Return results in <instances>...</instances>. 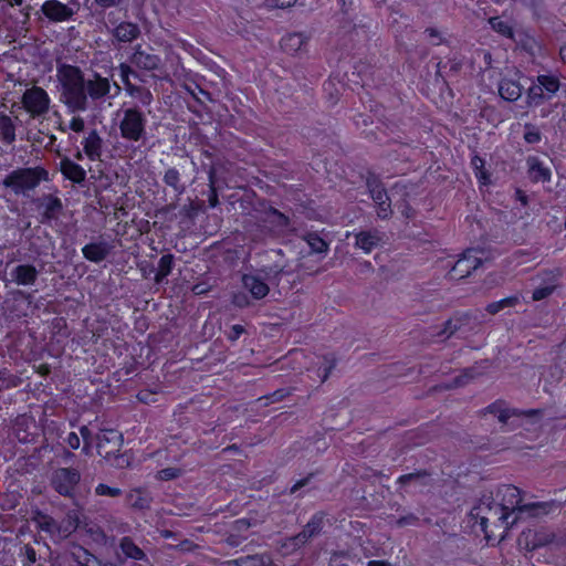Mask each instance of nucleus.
Returning <instances> with one entry per match:
<instances>
[{
    "mask_svg": "<svg viewBox=\"0 0 566 566\" xmlns=\"http://www.w3.org/2000/svg\"><path fill=\"white\" fill-rule=\"evenodd\" d=\"M496 504L503 507V512L510 513V522L513 525L525 517H538L549 513L548 503L522 504L521 492L514 485H502L496 492Z\"/></svg>",
    "mask_w": 566,
    "mask_h": 566,
    "instance_id": "f257e3e1",
    "label": "nucleus"
},
{
    "mask_svg": "<svg viewBox=\"0 0 566 566\" xmlns=\"http://www.w3.org/2000/svg\"><path fill=\"white\" fill-rule=\"evenodd\" d=\"M470 520L473 526L479 525L480 531L484 533L488 541L495 536L493 528H502L504 533L512 525L510 513L503 512V507H500L491 496H484L471 510Z\"/></svg>",
    "mask_w": 566,
    "mask_h": 566,
    "instance_id": "f03ea898",
    "label": "nucleus"
},
{
    "mask_svg": "<svg viewBox=\"0 0 566 566\" xmlns=\"http://www.w3.org/2000/svg\"><path fill=\"white\" fill-rule=\"evenodd\" d=\"M56 76L61 85L62 101L73 111H85L87 107L86 78L81 70L72 65H62L57 69Z\"/></svg>",
    "mask_w": 566,
    "mask_h": 566,
    "instance_id": "7ed1b4c3",
    "label": "nucleus"
},
{
    "mask_svg": "<svg viewBox=\"0 0 566 566\" xmlns=\"http://www.w3.org/2000/svg\"><path fill=\"white\" fill-rule=\"evenodd\" d=\"M46 179L48 171L42 167L20 168L11 171L2 180V185L10 188L15 195H25Z\"/></svg>",
    "mask_w": 566,
    "mask_h": 566,
    "instance_id": "20e7f679",
    "label": "nucleus"
},
{
    "mask_svg": "<svg viewBox=\"0 0 566 566\" xmlns=\"http://www.w3.org/2000/svg\"><path fill=\"white\" fill-rule=\"evenodd\" d=\"M147 118L137 108L124 109L118 122L122 138L130 143H138L146 136Z\"/></svg>",
    "mask_w": 566,
    "mask_h": 566,
    "instance_id": "39448f33",
    "label": "nucleus"
},
{
    "mask_svg": "<svg viewBox=\"0 0 566 566\" xmlns=\"http://www.w3.org/2000/svg\"><path fill=\"white\" fill-rule=\"evenodd\" d=\"M23 109L33 118L44 116L51 105L48 92L40 86L27 88L21 97Z\"/></svg>",
    "mask_w": 566,
    "mask_h": 566,
    "instance_id": "423d86ee",
    "label": "nucleus"
},
{
    "mask_svg": "<svg viewBox=\"0 0 566 566\" xmlns=\"http://www.w3.org/2000/svg\"><path fill=\"white\" fill-rule=\"evenodd\" d=\"M480 254L482 252L476 249H468L451 269V277L463 279L476 270L483 262V258Z\"/></svg>",
    "mask_w": 566,
    "mask_h": 566,
    "instance_id": "0eeeda50",
    "label": "nucleus"
},
{
    "mask_svg": "<svg viewBox=\"0 0 566 566\" xmlns=\"http://www.w3.org/2000/svg\"><path fill=\"white\" fill-rule=\"evenodd\" d=\"M269 274L264 272L243 274L241 279L242 287L249 292L253 300L264 298L269 292Z\"/></svg>",
    "mask_w": 566,
    "mask_h": 566,
    "instance_id": "6e6552de",
    "label": "nucleus"
},
{
    "mask_svg": "<svg viewBox=\"0 0 566 566\" xmlns=\"http://www.w3.org/2000/svg\"><path fill=\"white\" fill-rule=\"evenodd\" d=\"M51 481L56 492L69 496L80 481V473L74 469L61 468L53 472Z\"/></svg>",
    "mask_w": 566,
    "mask_h": 566,
    "instance_id": "1a4fd4ad",
    "label": "nucleus"
},
{
    "mask_svg": "<svg viewBox=\"0 0 566 566\" xmlns=\"http://www.w3.org/2000/svg\"><path fill=\"white\" fill-rule=\"evenodd\" d=\"M42 12L50 21L64 22L70 20L76 10L59 0H48L42 4Z\"/></svg>",
    "mask_w": 566,
    "mask_h": 566,
    "instance_id": "9d476101",
    "label": "nucleus"
},
{
    "mask_svg": "<svg viewBox=\"0 0 566 566\" xmlns=\"http://www.w3.org/2000/svg\"><path fill=\"white\" fill-rule=\"evenodd\" d=\"M310 35L305 32L287 33L281 39L282 50L290 55H297L306 52Z\"/></svg>",
    "mask_w": 566,
    "mask_h": 566,
    "instance_id": "9b49d317",
    "label": "nucleus"
},
{
    "mask_svg": "<svg viewBox=\"0 0 566 566\" xmlns=\"http://www.w3.org/2000/svg\"><path fill=\"white\" fill-rule=\"evenodd\" d=\"M132 73L129 66L122 64L120 65V76L126 86L127 93L136 98L143 106H148L153 102V95L149 90L135 86L128 82V75Z\"/></svg>",
    "mask_w": 566,
    "mask_h": 566,
    "instance_id": "f8f14e48",
    "label": "nucleus"
},
{
    "mask_svg": "<svg viewBox=\"0 0 566 566\" xmlns=\"http://www.w3.org/2000/svg\"><path fill=\"white\" fill-rule=\"evenodd\" d=\"M111 84L106 77H102L99 74L94 73L92 77L86 78L85 82V94L93 99L104 97L109 93Z\"/></svg>",
    "mask_w": 566,
    "mask_h": 566,
    "instance_id": "ddd939ff",
    "label": "nucleus"
},
{
    "mask_svg": "<svg viewBox=\"0 0 566 566\" xmlns=\"http://www.w3.org/2000/svg\"><path fill=\"white\" fill-rule=\"evenodd\" d=\"M38 270L31 264H21L11 271L12 281L18 285H33L38 277Z\"/></svg>",
    "mask_w": 566,
    "mask_h": 566,
    "instance_id": "4468645a",
    "label": "nucleus"
},
{
    "mask_svg": "<svg viewBox=\"0 0 566 566\" xmlns=\"http://www.w3.org/2000/svg\"><path fill=\"white\" fill-rule=\"evenodd\" d=\"M323 523V516L322 515H314L311 521L306 524L303 532H301L295 537L291 538L293 546H301L305 544L312 536L317 534L322 528Z\"/></svg>",
    "mask_w": 566,
    "mask_h": 566,
    "instance_id": "2eb2a0df",
    "label": "nucleus"
},
{
    "mask_svg": "<svg viewBox=\"0 0 566 566\" xmlns=\"http://www.w3.org/2000/svg\"><path fill=\"white\" fill-rule=\"evenodd\" d=\"M382 240L379 231H361L356 234L355 247L363 250L365 253H370Z\"/></svg>",
    "mask_w": 566,
    "mask_h": 566,
    "instance_id": "dca6fc26",
    "label": "nucleus"
},
{
    "mask_svg": "<svg viewBox=\"0 0 566 566\" xmlns=\"http://www.w3.org/2000/svg\"><path fill=\"white\" fill-rule=\"evenodd\" d=\"M83 150L91 160H98L102 155L103 140L96 130H92L82 142Z\"/></svg>",
    "mask_w": 566,
    "mask_h": 566,
    "instance_id": "f3484780",
    "label": "nucleus"
},
{
    "mask_svg": "<svg viewBox=\"0 0 566 566\" xmlns=\"http://www.w3.org/2000/svg\"><path fill=\"white\" fill-rule=\"evenodd\" d=\"M61 171L65 178L70 179L73 182L81 184L85 180L86 171L78 164L72 161L69 158H64L60 163Z\"/></svg>",
    "mask_w": 566,
    "mask_h": 566,
    "instance_id": "a211bd4d",
    "label": "nucleus"
},
{
    "mask_svg": "<svg viewBox=\"0 0 566 566\" xmlns=\"http://www.w3.org/2000/svg\"><path fill=\"white\" fill-rule=\"evenodd\" d=\"M112 443L113 449L106 451V454L117 451L122 444V434L116 430H103L97 436V450L102 454L103 449L106 444Z\"/></svg>",
    "mask_w": 566,
    "mask_h": 566,
    "instance_id": "6ab92c4d",
    "label": "nucleus"
},
{
    "mask_svg": "<svg viewBox=\"0 0 566 566\" xmlns=\"http://www.w3.org/2000/svg\"><path fill=\"white\" fill-rule=\"evenodd\" d=\"M499 94L505 101H516L522 95V86L518 82L503 78L499 85Z\"/></svg>",
    "mask_w": 566,
    "mask_h": 566,
    "instance_id": "aec40b11",
    "label": "nucleus"
},
{
    "mask_svg": "<svg viewBox=\"0 0 566 566\" xmlns=\"http://www.w3.org/2000/svg\"><path fill=\"white\" fill-rule=\"evenodd\" d=\"M527 165H528L530 176H531V178L534 181H536V182H538V181L545 182V181H548L551 179V170H549V168L544 166L543 163L539 161L538 158H536V157L528 158Z\"/></svg>",
    "mask_w": 566,
    "mask_h": 566,
    "instance_id": "412c9836",
    "label": "nucleus"
},
{
    "mask_svg": "<svg viewBox=\"0 0 566 566\" xmlns=\"http://www.w3.org/2000/svg\"><path fill=\"white\" fill-rule=\"evenodd\" d=\"M132 61L138 67L145 70H155L158 67L160 59L155 54H150L142 50H136V52L133 54Z\"/></svg>",
    "mask_w": 566,
    "mask_h": 566,
    "instance_id": "4be33fe9",
    "label": "nucleus"
},
{
    "mask_svg": "<svg viewBox=\"0 0 566 566\" xmlns=\"http://www.w3.org/2000/svg\"><path fill=\"white\" fill-rule=\"evenodd\" d=\"M139 34V29L130 22H123L114 30V36L120 42H130Z\"/></svg>",
    "mask_w": 566,
    "mask_h": 566,
    "instance_id": "5701e85b",
    "label": "nucleus"
},
{
    "mask_svg": "<svg viewBox=\"0 0 566 566\" xmlns=\"http://www.w3.org/2000/svg\"><path fill=\"white\" fill-rule=\"evenodd\" d=\"M39 524L43 531H46V532L51 533L52 535H54L57 532L59 537L69 536V534H71V532L75 528V526L71 522H69L67 526L64 527L63 530H61L57 526L56 522L53 518L48 517V516H43L39 521Z\"/></svg>",
    "mask_w": 566,
    "mask_h": 566,
    "instance_id": "b1692460",
    "label": "nucleus"
},
{
    "mask_svg": "<svg viewBox=\"0 0 566 566\" xmlns=\"http://www.w3.org/2000/svg\"><path fill=\"white\" fill-rule=\"evenodd\" d=\"M82 252L87 260L93 262H101L107 256L108 250L103 243H91L86 244L82 249Z\"/></svg>",
    "mask_w": 566,
    "mask_h": 566,
    "instance_id": "393cba45",
    "label": "nucleus"
},
{
    "mask_svg": "<svg viewBox=\"0 0 566 566\" xmlns=\"http://www.w3.org/2000/svg\"><path fill=\"white\" fill-rule=\"evenodd\" d=\"M174 258L171 254H165L159 259L158 269L155 274V282L161 283L172 271Z\"/></svg>",
    "mask_w": 566,
    "mask_h": 566,
    "instance_id": "a878e982",
    "label": "nucleus"
},
{
    "mask_svg": "<svg viewBox=\"0 0 566 566\" xmlns=\"http://www.w3.org/2000/svg\"><path fill=\"white\" fill-rule=\"evenodd\" d=\"M0 136L7 144L15 140V126L7 115H0Z\"/></svg>",
    "mask_w": 566,
    "mask_h": 566,
    "instance_id": "bb28decb",
    "label": "nucleus"
},
{
    "mask_svg": "<svg viewBox=\"0 0 566 566\" xmlns=\"http://www.w3.org/2000/svg\"><path fill=\"white\" fill-rule=\"evenodd\" d=\"M488 413L493 415L499 422L507 423L511 418H518L514 410L504 408L501 403H494L488 408Z\"/></svg>",
    "mask_w": 566,
    "mask_h": 566,
    "instance_id": "cd10ccee",
    "label": "nucleus"
},
{
    "mask_svg": "<svg viewBox=\"0 0 566 566\" xmlns=\"http://www.w3.org/2000/svg\"><path fill=\"white\" fill-rule=\"evenodd\" d=\"M120 549L129 558H133V559H143L144 558V552L138 546H136L132 539H129L127 537L122 539Z\"/></svg>",
    "mask_w": 566,
    "mask_h": 566,
    "instance_id": "c85d7f7f",
    "label": "nucleus"
},
{
    "mask_svg": "<svg viewBox=\"0 0 566 566\" xmlns=\"http://www.w3.org/2000/svg\"><path fill=\"white\" fill-rule=\"evenodd\" d=\"M537 84L542 86L543 92L547 93V97H551L559 88V82L555 76L541 75L537 78Z\"/></svg>",
    "mask_w": 566,
    "mask_h": 566,
    "instance_id": "c756f323",
    "label": "nucleus"
},
{
    "mask_svg": "<svg viewBox=\"0 0 566 566\" xmlns=\"http://www.w3.org/2000/svg\"><path fill=\"white\" fill-rule=\"evenodd\" d=\"M490 24H491L492 29L494 31H496L497 33H500L506 38H512L513 31H512V27L509 23V21L502 20L501 18H491Z\"/></svg>",
    "mask_w": 566,
    "mask_h": 566,
    "instance_id": "7c9ffc66",
    "label": "nucleus"
},
{
    "mask_svg": "<svg viewBox=\"0 0 566 566\" xmlns=\"http://www.w3.org/2000/svg\"><path fill=\"white\" fill-rule=\"evenodd\" d=\"M370 196L377 206H384L389 202L388 196L384 188L378 184H368Z\"/></svg>",
    "mask_w": 566,
    "mask_h": 566,
    "instance_id": "2f4dec72",
    "label": "nucleus"
},
{
    "mask_svg": "<svg viewBox=\"0 0 566 566\" xmlns=\"http://www.w3.org/2000/svg\"><path fill=\"white\" fill-rule=\"evenodd\" d=\"M335 366V359L333 357L319 358V367L317 368V377L321 382L325 381Z\"/></svg>",
    "mask_w": 566,
    "mask_h": 566,
    "instance_id": "473e14b6",
    "label": "nucleus"
},
{
    "mask_svg": "<svg viewBox=\"0 0 566 566\" xmlns=\"http://www.w3.org/2000/svg\"><path fill=\"white\" fill-rule=\"evenodd\" d=\"M308 247L315 253H324L327 251V243L317 234L310 233L305 238Z\"/></svg>",
    "mask_w": 566,
    "mask_h": 566,
    "instance_id": "72a5a7b5",
    "label": "nucleus"
},
{
    "mask_svg": "<svg viewBox=\"0 0 566 566\" xmlns=\"http://www.w3.org/2000/svg\"><path fill=\"white\" fill-rule=\"evenodd\" d=\"M472 166L474 168L475 177L480 181L481 185L489 184V176L484 169V161L480 157L475 156L472 158Z\"/></svg>",
    "mask_w": 566,
    "mask_h": 566,
    "instance_id": "f704fd0d",
    "label": "nucleus"
},
{
    "mask_svg": "<svg viewBox=\"0 0 566 566\" xmlns=\"http://www.w3.org/2000/svg\"><path fill=\"white\" fill-rule=\"evenodd\" d=\"M530 105H539L543 99L548 98L547 95L544 94L542 86L535 84L530 87L527 94Z\"/></svg>",
    "mask_w": 566,
    "mask_h": 566,
    "instance_id": "c9c22d12",
    "label": "nucleus"
},
{
    "mask_svg": "<svg viewBox=\"0 0 566 566\" xmlns=\"http://www.w3.org/2000/svg\"><path fill=\"white\" fill-rule=\"evenodd\" d=\"M62 208L61 200L54 197H48L44 205V216L46 218H53L56 212Z\"/></svg>",
    "mask_w": 566,
    "mask_h": 566,
    "instance_id": "e433bc0d",
    "label": "nucleus"
},
{
    "mask_svg": "<svg viewBox=\"0 0 566 566\" xmlns=\"http://www.w3.org/2000/svg\"><path fill=\"white\" fill-rule=\"evenodd\" d=\"M426 33L429 38V41L433 45H439L447 40V31L438 29V28H428Z\"/></svg>",
    "mask_w": 566,
    "mask_h": 566,
    "instance_id": "4c0bfd02",
    "label": "nucleus"
},
{
    "mask_svg": "<svg viewBox=\"0 0 566 566\" xmlns=\"http://www.w3.org/2000/svg\"><path fill=\"white\" fill-rule=\"evenodd\" d=\"M532 260V256L528 252L526 251H523V250H518L516 252H514L509 259H507V263L509 265H514V266H517V265H521V264H524L528 261Z\"/></svg>",
    "mask_w": 566,
    "mask_h": 566,
    "instance_id": "58836bf2",
    "label": "nucleus"
},
{
    "mask_svg": "<svg viewBox=\"0 0 566 566\" xmlns=\"http://www.w3.org/2000/svg\"><path fill=\"white\" fill-rule=\"evenodd\" d=\"M555 290L554 284L544 285L534 290L532 298L533 301H541L548 297Z\"/></svg>",
    "mask_w": 566,
    "mask_h": 566,
    "instance_id": "ea45409f",
    "label": "nucleus"
},
{
    "mask_svg": "<svg viewBox=\"0 0 566 566\" xmlns=\"http://www.w3.org/2000/svg\"><path fill=\"white\" fill-rule=\"evenodd\" d=\"M179 180H180V177H179V172L178 170L171 168V169H168L166 172H165V176H164V181L170 186V187H174V188H177L178 184H179Z\"/></svg>",
    "mask_w": 566,
    "mask_h": 566,
    "instance_id": "a19ab883",
    "label": "nucleus"
},
{
    "mask_svg": "<svg viewBox=\"0 0 566 566\" xmlns=\"http://www.w3.org/2000/svg\"><path fill=\"white\" fill-rule=\"evenodd\" d=\"M97 495L102 496H117L120 494V490L117 488H111L106 484H98L95 489Z\"/></svg>",
    "mask_w": 566,
    "mask_h": 566,
    "instance_id": "79ce46f5",
    "label": "nucleus"
},
{
    "mask_svg": "<svg viewBox=\"0 0 566 566\" xmlns=\"http://www.w3.org/2000/svg\"><path fill=\"white\" fill-rule=\"evenodd\" d=\"M524 139L528 144H536L541 140V134L535 127L526 126Z\"/></svg>",
    "mask_w": 566,
    "mask_h": 566,
    "instance_id": "37998d69",
    "label": "nucleus"
},
{
    "mask_svg": "<svg viewBox=\"0 0 566 566\" xmlns=\"http://www.w3.org/2000/svg\"><path fill=\"white\" fill-rule=\"evenodd\" d=\"M269 221L277 223L280 227L287 226L289 219L276 210H271L268 216Z\"/></svg>",
    "mask_w": 566,
    "mask_h": 566,
    "instance_id": "c03bdc74",
    "label": "nucleus"
},
{
    "mask_svg": "<svg viewBox=\"0 0 566 566\" xmlns=\"http://www.w3.org/2000/svg\"><path fill=\"white\" fill-rule=\"evenodd\" d=\"M297 0H266L268 7L273 9H286L296 3Z\"/></svg>",
    "mask_w": 566,
    "mask_h": 566,
    "instance_id": "a18cd8bd",
    "label": "nucleus"
},
{
    "mask_svg": "<svg viewBox=\"0 0 566 566\" xmlns=\"http://www.w3.org/2000/svg\"><path fill=\"white\" fill-rule=\"evenodd\" d=\"M269 560V558L259 557V556H249L245 560H242V564L245 566H263Z\"/></svg>",
    "mask_w": 566,
    "mask_h": 566,
    "instance_id": "49530a36",
    "label": "nucleus"
},
{
    "mask_svg": "<svg viewBox=\"0 0 566 566\" xmlns=\"http://www.w3.org/2000/svg\"><path fill=\"white\" fill-rule=\"evenodd\" d=\"M233 303L239 307H245L250 305V300L244 293H235L232 298Z\"/></svg>",
    "mask_w": 566,
    "mask_h": 566,
    "instance_id": "de8ad7c7",
    "label": "nucleus"
},
{
    "mask_svg": "<svg viewBox=\"0 0 566 566\" xmlns=\"http://www.w3.org/2000/svg\"><path fill=\"white\" fill-rule=\"evenodd\" d=\"M422 476L418 473H410V474H406V475H401L399 479H398V482L401 483V484H406V483H415L417 484L420 479Z\"/></svg>",
    "mask_w": 566,
    "mask_h": 566,
    "instance_id": "09e8293b",
    "label": "nucleus"
},
{
    "mask_svg": "<svg viewBox=\"0 0 566 566\" xmlns=\"http://www.w3.org/2000/svg\"><path fill=\"white\" fill-rule=\"evenodd\" d=\"M69 127L73 132H76V133L82 132L84 129V120L81 117H73L70 120Z\"/></svg>",
    "mask_w": 566,
    "mask_h": 566,
    "instance_id": "8fccbe9b",
    "label": "nucleus"
},
{
    "mask_svg": "<svg viewBox=\"0 0 566 566\" xmlns=\"http://www.w3.org/2000/svg\"><path fill=\"white\" fill-rule=\"evenodd\" d=\"M390 213H391L390 202H386V205H384V206H378L377 216L379 218L386 219L390 216Z\"/></svg>",
    "mask_w": 566,
    "mask_h": 566,
    "instance_id": "3c124183",
    "label": "nucleus"
},
{
    "mask_svg": "<svg viewBox=\"0 0 566 566\" xmlns=\"http://www.w3.org/2000/svg\"><path fill=\"white\" fill-rule=\"evenodd\" d=\"M499 302L501 303L503 308L511 307V306H515L516 304L520 303V297L517 295L510 296V297L502 298Z\"/></svg>",
    "mask_w": 566,
    "mask_h": 566,
    "instance_id": "603ef678",
    "label": "nucleus"
},
{
    "mask_svg": "<svg viewBox=\"0 0 566 566\" xmlns=\"http://www.w3.org/2000/svg\"><path fill=\"white\" fill-rule=\"evenodd\" d=\"M66 442L72 449H77L80 447V438L75 432L69 433Z\"/></svg>",
    "mask_w": 566,
    "mask_h": 566,
    "instance_id": "864d4df0",
    "label": "nucleus"
},
{
    "mask_svg": "<svg viewBox=\"0 0 566 566\" xmlns=\"http://www.w3.org/2000/svg\"><path fill=\"white\" fill-rule=\"evenodd\" d=\"M242 333H243V327L241 325H233L231 328V332L229 334V338L231 340H235L241 336Z\"/></svg>",
    "mask_w": 566,
    "mask_h": 566,
    "instance_id": "5fc2aeb1",
    "label": "nucleus"
},
{
    "mask_svg": "<svg viewBox=\"0 0 566 566\" xmlns=\"http://www.w3.org/2000/svg\"><path fill=\"white\" fill-rule=\"evenodd\" d=\"M503 307L501 305V303L497 301V302H493L491 304H489L486 306V311L490 313V314H496L499 313L500 311H502Z\"/></svg>",
    "mask_w": 566,
    "mask_h": 566,
    "instance_id": "6e6d98bb",
    "label": "nucleus"
},
{
    "mask_svg": "<svg viewBox=\"0 0 566 566\" xmlns=\"http://www.w3.org/2000/svg\"><path fill=\"white\" fill-rule=\"evenodd\" d=\"M159 475L164 480H169L176 476V472L174 469H166L159 472Z\"/></svg>",
    "mask_w": 566,
    "mask_h": 566,
    "instance_id": "4d7b16f0",
    "label": "nucleus"
},
{
    "mask_svg": "<svg viewBox=\"0 0 566 566\" xmlns=\"http://www.w3.org/2000/svg\"><path fill=\"white\" fill-rule=\"evenodd\" d=\"M96 2L102 7H113L116 6L119 0H96Z\"/></svg>",
    "mask_w": 566,
    "mask_h": 566,
    "instance_id": "13d9d810",
    "label": "nucleus"
},
{
    "mask_svg": "<svg viewBox=\"0 0 566 566\" xmlns=\"http://www.w3.org/2000/svg\"><path fill=\"white\" fill-rule=\"evenodd\" d=\"M133 505L143 509L147 505V501L146 499L138 497V500L135 501Z\"/></svg>",
    "mask_w": 566,
    "mask_h": 566,
    "instance_id": "bf43d9fd",
    "label": "nucleus"
},
{
    "mask_svg": "<svg viewBox=\"0 0 566 566\" xmlns=\"http://www.w3.org/2000/svg\"><path fill=\"white\" fill-rule=\"evenodd\" d=\"M368 566H389V564L384 560H370Z\"/></svg>",
    "mask_w": 566,
    "mask_h": 566,
    "instance_id": "052dcab7",
    "label": "nucleus"
},
{
    "mask_svg": "<svg viewBox=\"0 0 566 566\" xmlns=\"http://www.w3.org/2000/svg\"><path fill=\"white\" fill-rule=\"evenodd\" d=\"M237 525L239 530H242L244 527H249L250 524L245 520H239L237 521Z\"/></svg>",
    "mask_w": 566,
    "mask_h": 566,
    "instance_id": "680f3d73",
    "label": "nucleus"
},
{
    "mask_svg": "<svg viewBox=\"0 0 566 566\" xmlns=\"http://www.w3.org/2000/svg\"><path fill=\"white\" fill-rule=\"evenodd\" d=\"M560 59L564 63H566V45H563L559 50Z\"/></svg>",
    "mask_w": 566,
    "mask_h": 566,
    "instance_id": "e2e57ef3",
    "label": "nucleus"
},
{
    "mask_svg": "<svg viewBox=\"0 0 566 566\" xmlns=\"http://www.w3.org/2000/svg\"><path fill=\"white\" fill-rule=\"evenodd\" d=\"M81 434L83 436L84 441H86L87 436H88V429H87L86 427H83V428L81 429Z\"/></svg>",
    "mask_w": 566,
    "mask_h": 566,
    "instance_id": "0e129e2a",
    "label": "nucleus"
},
{
    "mask_svg": "<svg viewBox=\"0 0 566 566\" xmlns=\"http://www.w3.org/2000/svg\"><path fill=\"white\" fill-rule=\"evenodd\" d=\"M272 401H275V400H279L283 397V395L281 394V391H276L272 395Z\"/></svg>",
    "mask_w": 566,
    "mask_h": 566,
    "instance_id": "69168bd1",
    "label": "nucleus"
},
{
    "mask_svg": "<svg viewBox=\"0 0 566 566\" xmlns=\"http://www.w3.org/2000/svg\"><path fill=\"white\" fill-rule=\"evenodd\" d=\"M193 292L196 294H201V293H203V289L200 285H195L193 286Z\"/></svg>",
    "mask_w": 566,
    "mask_h": 566,
    "instance_id": "338daca9",
    "label": "nucleus"
},
{
    "mask_svg": "<svg viewBox=\"0 0 566 566\" xmlns=\"http://www.w3.org/2000/svg\"><path fill=\"white\" fill-rule=\"evenodd\" d=\"M504 281V277L503 276H499L496 279L493 280V284L494 285H499L501 284L502 282Z\"/></svg>",
    "mask_w": 566,
    "mask_h": 566,
    "instance_id": "774afa93",
    "label": "nucleus"
}]
</instances>
